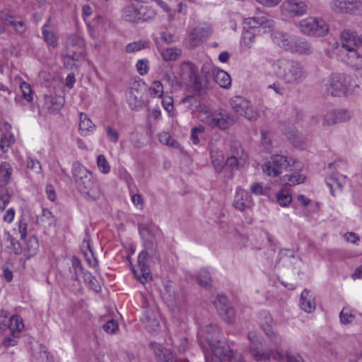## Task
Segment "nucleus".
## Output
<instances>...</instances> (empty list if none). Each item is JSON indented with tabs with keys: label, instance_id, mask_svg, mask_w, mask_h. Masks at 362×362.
<instances>
[{
	"label": "nucleus",
	"instance_id": "1",
	"mask_svg": "<svg viewBox=\"0 0 362 362\" xmlns=\"http://www.w3.org/2000/svg\"><path fill=\"white\" fill-rule=\"evenodd\" d=\"M203 69L204 76L199 75L198 68L189 62H182V74L185 75V97L182 103H189L194 95H203L214 88L213 81L220 87L229 88L231 86L230 75L225 71L216 67L206 71Z\"/></svg>",
	"mask_w": 362,
	"mask_h": 362
},
{
	"label": "nucleus",
	"instance_id": "2",
	"mask_svg": "<svg viewBox=\"0 0 362 362\" xmlns=\"http://www.w3.org/2000/svg\"><path fill=\"white\" fill-rule=\"evenodd\" d=\"M269 339L270 342L275 347V350L263 351L262 349V337L255 331H251L247 334L250 341L249 349L252 358L257 361H267L271 358L279 362H304L300 355L287 354L285 358L283 353L279 351L281 346V337L274 332L269 331L265 333Z\"/></svg>",
	"mask_w": 362,
	"mask_h": 362
},
{
	"label": "nucleus",
	"instance_id": "3",
	"mask_svg": "<svg viewBox=\"0 0 362 362\" xmlns=\"http://www.w3.org/2000/svg\"><path fill=\"white\" fill-rule=\"evenodd\" d=\"M139 230L141 236L146 240L144 241V249L139 254L137 268L133 269V273L137 280L144 284L151 278V271L148 264V259L157 257L156 248L151 236L148 226L139 223Z\"/></svg>",
	"mask_w": 362,
	"mask_h": 362
},
{
	"label": "nucleus",
	"instance_id": "4",
	"mask_svg": "<svg viewBox=\"0 0 362 362\" xmlns=\"http://www.w3.org/2000/svg\"><path fill=\"white\" fill-rule=\"evenodd\" d=\"M360 45L361 38L356 33L351 30H344L338 42L339 59L356 69L362 67V55L358 50Z\"/></svg>",
	"mask_w": 362,
	"mask_h": 362
},
{
	"label": "nucleus",
	"instance_id": "5",
	"mask_svg": "<svg viewBox=\"0 0 362 362\" xmlns=\"http://www.w3.org/2000/svg\"><path fill=\"white\" fill-rule=\"evenodd\" d=\"M272 69L278 78L286 85L300 84L308 76V72L301 62L281 58L274 61Z\"/></svg>",
	"mask_w": 362,
	"mask_h": 362
},
{
	"label": "nucleus",
	"instance_id": "6",
	"mask_svg": "<svg viewBox=\"0 0 362 362\" xmlns=\"http://www.w3.org/2000/svg\"><path fill=\"white\" fill-rule=\"evenodd\" d=\"M123 21L133 23L151 22L156 18V10L149 6H136L134 4L126 5L121 11Z\"/></svg>",
	"mask_w": 362,
	"mask_h": 362
},
{
	"label": "nucleus",
	"instance_id": "7",
	"mask_svg": "<svg viewBox=\"0 0 362 362\" xmlns=\"http://www.w3.org/2000/svg\"><path fill=\"white\" fill-rule=\"evenodd\" d=\"M243 24V40L247 47L255 41L256 29L262 28L266 32L274 26L273 20L265 15L247 18L244 20Z\"/></svg>",
	"mask_w": 362,
	"mask_h": 362
},
{
	"label": "nucleus",
	"instance_id": "8",
	"mask_svg": "<svg viewBox=\"0 0 362 362\" xmlns=\"http://www.w3.org/2000/svg\"><path fill=\"white\" fill-rule=\"evenodd\" d=\"M346 167V163L343 160H337L329 164L327 167L328 176L326 179V184L329 188L332 196H336L334 189H337L341 191L344 186L346 184L347 177L339 172L343 170Z\"/></svg>",
	"mask_w": 362,
	"mask_h": 362
},
{
	"label": "nucleus",
	"instance_id": "9",
	"mask_svg": "<svg viewBox=\"0 0 362 362\" xmlns=\"http://www.w3.org/2000/svg\"><path fill=\"white\" fill-rule=\"evenodd\" d=\"M298 28L301 33L310 36H324L329 31V25L325 20L313 16L302 19Z\"/></svg>",
	"mask_w": 362,
	"mask_h": 362
},
{
	"label": "nucleus",
	"instance_id": "10",
	"mask_svg": "<svg viewBox=\"0 0 362 362\" xmlns=\"http://www.w3.org/2000/svg\"><path fill=\"white\" fill-rule=\"evenodd\" d=\"M230 105L235 112L250 122L256 121L259 117L258 109L250 100L243 97H233L230 100Z\"/></svg>",
	"mask_w": 362,
	"mask_h": 362
},
{
	"label": "nucleus",
	"instance_id": "11",
	"mask_svg": "<svg viewBox=\"0 0 362 362\" xmlns=\"http://www.w3.org/2000/svg\"><path fill=\"white\" fill-rule=\"evenodd\" d=\"M325 91L332 96H341L346 93L349 78L344 74H332L323 81Z\"/></svg>",
	"mask_w": 362,
	"mask_h": 362
},
{
	"label": "nucleus",
	"instance_id": "12",
	"mask_svg": "<svg viewBox=\"0 0 362 362\" xmlns=\"http://www.w3.org/2000/svg\"><path fill=\"white\" fill-rule=\"evenodd\" d=\"M294 161L292 158H287L282 155H274L270 160H267L262 165L264 173L268 176L276 177L288 167L292 165Z\"/></svg>",
	"mask_w": 362,
	"mask_h": 362
},
{
	"label": "nucleus",
	"instance_id": "13",
	"mask_svg": "<svg viewBox=\"0 0 362 362\" xmlns=\"http://www.w3.org/2000/svg\"><path fill=\"white\" fill-rule=\"evenodd\" d=\"M141 322L146 331L153 334H158L160 329L159 313L155 308L146 303L143 307Z\"/></svg>",
	"mask_w": 362,
	"mask_h": 362
},
{
	"label": "nucleus",
	"instance_id": "14",
	"mask_svg": "<svg viewBox=\"0 0 362 362\" xmlns=\"http://www.w3.org/2000/svg\"><path fill=\"white\" fill-rule=\"evenodd\" d=\"M78 191L88 201H95L101 196L99 184L94 180L93 175L76 184Z\"/></svg>",
	"mask_w": 362,
	"mask_h": 362
},
{
	"label": "nucleus",
	"instance_id": "15",
	"mask_svg": "<svg viewBox=\"0 0 362 362\" xmlns=\"http://www.w3.org/2000/svg\"><path fill=\"white\" fill-rule=\"evenodd\" d=\"M214 305L220 317L226 322L233 323L235 314L229 299L225 295H218L214 301Z\"/></svg>",
	"mask_w": 362,
	"mask_h": 362
},
{
	"label": "nucleus",
	"instance_id": "16",
	"mask_svg": "<svg viewBox=\"0 0 362 362\" xmlns=\"http://www.w3.org/2000/svg\"><path fill=\"white\" fill-rule=\"evenodd\" d=\"M331 7L338 13L359 15L362 13V0H333Z\"/></svg>",
	"mask_w": 362,
	"mask_h": 362
},
{
	"label": "nucleus",
	"instance_id": "17",
	"mask_svg": "<svg viewBox=\"0 0 362 362\" xmlns=\"http://www.w3.org/2000/svg\"><path fill=\"white\" fill-rule=\"evenodd\" d=\"M235 122L233 117L226 110H220L213 112L206 124L220 129H226Z\"/></svg>",
	"mask_w": 362,
	"mask_h": 362
},
{
	"label": "nucleus",
	"instance_id": "18",
	"mask_svg": "<svg viewBox=\"0 0 362 362\" xmlns=\"http://www.w3.org/2000/svg\"><path fill=\"white\" fill-rule=\"evenodd\" d=\"M142 87L139 83H134L127 91V101L132 110H141L144 105Z\"/></svg>",
	"mask_w": 362,
	"mask_h": 362
},
{
	"label": "nucleus",
	"instance_id": "19",
	"mask_svg": "<svg viewBox=\"0 0 362 362\" xmlns=\"http://www.w3.org/2000/svg\"><path fill=\"white\" fill-rule=\"evenodd\" d=\"M307 10V5L298 0H286L281 5L282 13L291 17L303 16L306 13Z\"/></svg>",
	"mask_w": 362,
	"mask_h": 362
},
{
	"label": "nucleus",
	"instance_id": "20",
	"mask_svg": "<svg viewBox=\"0 0 362 362\" xmlns=\"http://www.w3.org/2000/svg\"><path fill=\"white\" fill-rule=\"evenodd\" d=\"M352 114L346 110H334L327 112L323 119V126L333 125L349 121Z\"/></svg>",
	"mask_w": 362,
	"mask_h": 362
},
{
	"label": "nucleus",
	"instance_id": "21",
	"mask_svg": "<svg viewBox=\"0 0 362 362\" xmlns=\"http://www.w3.org/2000/svg\"><path fill=\"white\" fill-rule=\"evenodd\" d=\"M209 346L215 357V362H220L223 360L230 361L233 356L232 351L222 338L218 340V342L212 343Z\"/></svg>",
	"mask_w": 362,
	"mask_h": 362
},
{
	"label": "nucleus",
	"instance_id": "22",
	"mask_svg": "<svg viewBox=\"0 0 362 362\" xmlns=\"http://www.w3.org/2000/svg\"><path fill=\"white\" fill-rule=\"evenodd\" d=\"M313 47L309 41L303 37L294 36L288 51L297 54L309 55L313 52Z\"/></svg>",
	"mask_w": 362,
	"mask_h": 362
},
{
	"label": "nucleus",
	"instance_id": "23",
	"mask_svg": "<svg viewBox=\"0 0 362 362\" xmlns=\"http://www.w3.org/2000/svg\"><path fill=\"white\" fill-rule=\"evenodd\" d=\"M252 205V199L249 192L238 187L233 202V206L240 211L250 209Z\"/></svg>",
	"mask_w": 362,
	"mask_h": 362
},
{
	"label": "nucleus",
	"instance_id": "24",
	"mask_svg": "<svg viewBox=\"0 0 362 362\" xmlns=\"http://www.w3.org/2000/svg\"><path fill=\"white\" fill-rule=\"evenodd\" d=\"M151 346L159 362H179L175 354L170 350L164 348L161 344L153 341L151 343Z\"/></svg>",
	"mask_w": 362,
	"mask_h": 362
},
{
	"label": "nucleus",
	"instance_id": "25",
	"mask_svg": "<svg viewBox=\"0 0 362 362\" xmlns=\"http://www.w3.org/2000/svg\"><path fill=\"white\" fill-rule=\"evenodd\" d=\"M243 150L238 143L231 145V156L226 161V165L230 168H239L244 165L245 158L242 156Z\"/></svg>",
	"mask_w": 362,
	"mask_h": 362
},
{
	"label": "nucleus",
	"instance_id": "26",
	"mask_svg": "<svg viewBox=\"0 0 362 362\" xmlns=\"http://www.w3.org/2000/svg\"><path fill=\"white\" fill-rule=\"evenodd\" d=\"M280 129L294 146L299 148H303L305 146V141L303 135L294 127H289L287 128L285 124L281 123L280 124Z\"/></svg>",
	"mask_w": 362,
	"mask_h": 362
},
{
	"label": "nucleus",
	"instance_id": "27",
	"mask_svg": "<svg viewBox=\"0 0 362 362\" xmlns=\"http://www.w3.org/2000/svg\"><path fill=\"white\" fill-rule=\"evenodd\" d=\"M64 103V99L61 95H45L44 97V107L51 113L59 111Z\"/></svg>",
	"mask_w": 362,
	"mask_h": 362
},
{
	"label": "nucleus",
	"instance_id": "28",
	"mask_svg": "<svg viewBox=\"0 0 362 362\" xmlns=\"http://www.w3.org/2000/svg\"><path fill=\"white\" fill-rule=\"evenodd\" d=\"M201 334L209 345L218 342V340L222 338L218 327L213 323L206 325L201 331Z\"/></svg>",
	"mask_w": 362,
	"mask_h": 362
},
{
	"label": "nucleus",
	"instance_id": "29",
	"mask_svg": "<svg viewBox=\"0 0 362 362\" xmlns=\"http://www.w3.org/2000/svg\"><path fill=\"white\" fill-rule=\"evenodd\" d=\"M299 305L302 310L308 313H310L315 310V300L311 291L308 289L303 290L300 295Z\"/></svg>",
	"mask_w": 362,
	"mask_h": 362
},
{
	"label": "nucleus",
	"instance_id": "30",
	"mask_svg": "<svg viewBox=\"0 0 362 362\" xmlns=\"http://www.w3.org/2000/svg\"><path fill=\"white\" fill-rule=\"evenodd\" d=\"M209 35L208 28L197 27L189 35V43L192 47L197 46L200 42L206 40Z\"/></svg>",
	"mask_w": 362,
	"mask_h": 362
},
{
	"label": "nucleus",
	"instance_id": "31",
	"mask_svg": "<svg viewBox=\"0 0 362 362\" xmlns=\"http://www.w3.org/2000/svg\"><path fill=\"white\" fill-rule=\"evenodd\" d=\"M13 337H17L24 328L23 319L19 315H13L9 317L7 326Z\"/></svg>",
	"mask_w": 362,
	"mask_h": 362
},
{
	"label": "nucleus",
	"instance_id": "32",
	"mask_svg": "<svg viewBox=\"0 0 362 362\" xmlns=\"http://www.w3.org/2000/svg\"><path fill=\"white\" fill-rule=\"evenodd\" d=\"M72 175L75 180L76 184L87 178L88 176L90 175L92 173L87 170L84 166H83L78 161H75L72 164L71 168Z\"/></svg>",
	"mask_w": 362,
	"mask_h": 362
},
{
	"label": "nucleus",
	"instance_id": "33",
	"mask_svg": "<svg viewBox=\"0 0 362 362\" xmlns=\"http://www.w3.org/2000/svg\"><path fill=\"white\" fill-rule=\"evenodd\" d=\"M13 168L8 162H3L0 165V187L8 185L11 179Z\"/></svg>",
	"mask_w": 362,
	"mask_h": 362
},
{
	"label": "nucleus",
	"instance_id": "34",
	"mask_svg": "<svg viewBox=\"0 0 362 362\" xmlns=\"http://www.w3.org/2000/svg\"><path fill=\"white\" fill-rule=\"evenodd\" d=\"M293 37L294 36H291L285 33L276 32L274 35V41L279 47L286 50H289V47Z\"/></svg>",
	"mask_w": 362,
	"mask_h": 362
},
{
	"label": "nucleus",
	"instance_id": "35",
	"mask_svg": "<svg viewBox=\"0 0 362 362\" xmlns=\"http://www.w3.org/2000/svg\"><path fill=\"white\" fill-rule=\"evenodd\" d=\"M259 322L265 333L273 330L274 320L268 312L262 311L260 313Z\"/></svg>",
	"mask_w": 362,
	"mask_h": 362
},
{
	"label": "nucleus",
	"instance_id": "36",
	"mask_svg": "<svg viewBox=\"0 0 362 362\" xmlns=\"http://www.w3.org/2000/svg\"><path fill=\"white\" fill-rule=\"evenodd\" d=\"M95 126L86 114H80L79 129L83 134H87L95 130Z\"/></svg>",
	"mask_w": 362,
	"mask_h": 362
},
{
	"label": "nucleus",
	"instance_id": "37",
	"mask_svg": "<svg viewBox=\"0 0 362 362\" xmlns=\"http://www.w3.org/2000/svg\"><path fill=\"white\" fill-rule=\"evenodd\" d=\"M305 177L298 172H294L293 173L285 175L283 177V182L285 185L289 186H294L303 183L305 182Z\"/></svg>",
	"mask_w": 362,
	"mask_h": 362
},
{
	"label": "nucleus",
	"instance_id": "38",
	"mask_svg": "<svg viewBox=\"0 0 362 362\" xmlns=\"http://www.w3.org/2000/svg\"><path fill=\"white\" fill-rule=\"evenodd\" d=\"M65 54L66 57L73 61H79L83 57V49L74 45H68Z\"/></svg>",
	"mask_w": 362,
	"mask_h": 362
},
{
	"label": "nucleus",
	"instance_id": "39",
	"mask_svg": "<svg viewBox=\"0 0 362 362\" xmlns=\"http://www.w3.org/2000/svg\"><path fill=\"white\" fill-rule=\"evenodd\" d=\"M42 35L45 42L52 47L57 46V37L53 31L49 29L48 23L42 27Z\"/></svg>",
	"mask_w": 362,
	"mask_h": 362
},
{
	"label": "nucleus",
	"instance_id": "40",
	"mask_svg": "<svg viewBox=\"0 0 362 362\" xmlns=\"http://www.w3.org/2000/svg\"><path fill=\"white\" fill-rule=\"evenodd\" d=\"M197 281L201 286L210 288L211 286V277L206 269H202L197 276Z\"/></svg>",
	"mask_w": 362,
	"mask_h": 362
},
{
	"label": "nucleus",
	"instance_id": "41",
	"mask_svg": "<svg viewBox=\"0 0 362 362\" xmlns=\"http://www.w3.org/2000/svg\"><path fill=\"white\" fill-rule=\"evenodd\" d=\"M6 18V25L12 27L18 33H23L26 30V25L23 21H16L13 16Z\"/></svg>",
	"mask_w": 362,
	"mask_h": 362
},
{
	"label": "nucleus",
	"instance_id": "42",
	"mask_svg": "<svg viewBox=\"0 0 362 362\" xmlns=\"http://www.w3.org/2000/svg\"><path fill=\"white\" fill-rule=\"evenodd\" d=\"M12 193L8 187H0V210L4 211L10 202Z\"/></svg>",
	"mask_w": 362,
	"mask_h": 362
},
{
	"label": "nucleus",
	"instance_id": "43",
	"mask_svg": "<svg viewBox=\"0 0 362 362\" xmlns=\"http://www.w3.org/2000/svg\"><path fill=\"white\" fill-rule=\"evenodd\" d=\"M149 46V42L145 40H139L127 45L125 51L127 53H133L146 49Z\"/></svg>",
	"mask_w": 362,
	"mask_h": 362
},
{
	"label": "nucleus",
	"instance_id": "44",
	"mask_svg": "<svg viewBox=\"0 0 362 362\" xmlns=\"http://www.w3.org/2000/svg\"><path fill=\"white\" fill-rule=\"evenodd\" d=\"M197 108L199 119L202 122L206 124L211 118V116L213 115V112L211 111L209 107L204 104H200Z\"/></svg>",
	"mask_w": 362,
	"mask_h": 362
},
{
	"label": "nucleus",
	"instance_id": "45",
	"mask_svg": "<svg viewBox=\"0 0 362 362\" xmlns=\"http://www.w3.org/2000/svg\"><path fill=\"white\" fill-rule=\"evenodd\" d=\"M211 162L215 170L220 173L224 166V158L221 153L211 152Z\"/></svg>",
	"mask_w": 362,
	"mask_h": 362
},
{
	"label": "nucleus",
	"instance_id": "46",
	"mask_svg": "<svg viewBox=\"0 0 362 362\" xmlns=\"http://www.w3.org/2000/svg\"><path fill=\"white\" fill-rule=\"evenodd\" d=\"M110 25V21L105 16H99L94 18L93 26L98 31L105 30Z\"/></svg>",
	"mask_w": 362,
	"mask_h": 362
},
{
	"label": "nucleus",
	"instance_id": "47",
	"mask_svg": "<svg viewBox=\"0 0 362 362\" xmlns=\"http://www.w3.org/2000/svg\"><path fill=\"white\" fill-rule=\"evenodd\" d=\"M158 137L159 141L163 144L175 148L179 146L178 141L174 140L168 132H161L158 135Z\"/></svg>",
	"mask_w": 362,
	"mask_h": 362
},
{
	"label": "nucleus",
	"instance_id": "48",
	"mask_svg": "<svg viewBox=\"0 0 362 362\" xmlns=\"http://www.w3.org/2000/svg\"><path fill=\"white\" fill-rule=\"evenodd\" d=\"M181 54L179 49L167 48L161 52V55L165 61H174Z\"/></svg>",
	"mask_w": 362,
	"mask_h": 362
},
{
	"label": "nucleus",
	"instance_id": "49",
	"mask_svg": "<svg viewBox=\"0 0 362 362\" xmlns=\"http://www.w3.org/2000/svg\"><path fill=\"white\" fill-rule=\"evenodd\" d=\"M278 202L281 206H286L292 201L291 194L287 189H281L276 195Z\"/></svg>",
	"mask_w": 362,
	"mask_h": 362
},
{
	"label": "nucleus",
	"instance_id": "50",
	"mask_svg": "<svg viewBox=\"0 0 362 362\" xmlns=\"http://www.w3.org/2000/svg\"><path fill=\"white\" fill-rule=\"evenodd\" d=\"M82 274L84 281L89 285V287L92 290L98 292L100 291V286L96 279L87 271L83 272Z\"/></svg>",
	"mask_w": 362,
	"mask_h": 362
},
{
	"label": "nucleus",
	"instance_id": "51",
	"mask_svg": "<svg viewBox=\"0 0 362 362\" xmlns=\"http://www.w3.org/2000/svg\"><path fill=\"white\" fill-rule=\"evenodd\" d=\"M355 318L354 311L349 308H344L340 313V320L343 324H349L353 322Z\"/></svg>",
	"mask_w": 362,
	"mask_h": 362
},
{
	"label": "nucleus",
	"instance_id": "52",
	"mask_svg": "<svg viewBox=\"0 0 362 362\" xmlns=\"http://www.w3.org/2000/svg\"><path fill=\"white\" fill-rule=\"evenodd\" d=\"M149 93L153 97H160L163 93V86L160 81H154L149 87Z\"/></svg>",
	"mask_w": 362,
	"mask_h": 362
},
{
	"label": "nucleus",
	"instance_id": "53",
	"mask_svg": "<svg viewBox=\"0 0 362 362\" xmlns=\"http://www.w3.org/2000/svg\"><path fill=\"white\" fill-rule=\"evenodd\" d=\"M71 265L72 269L74 270V274L71 276V279L72 280L77 281V273L80 272L81 274H83V272H85L86 271L83 269L79 259H78L75 256H74L71 259Z\"/></svg>",
	"mask_w": 362,
	"mask_h": 362
},
{
	"label": "nucleus",
	"instance_id": "54",
	"mask_svg": "<svg viewBox=\"0 0 362 362\" xmlns=\"http://www.w3.org/2000/svg\"><path fill=\"white\" fill-rule=\"evenodd\" d=\"M97 165L100 171L103 174H107L110 170L109 163L104 155L98 156Z\"/></svg>",
	"mask_w": 362,
	"mask_h": 362
},
{
	"label": "nucleus",
	"instance_id": "55",
	"mask_svg": "<svg viewBox=\"0 0 362 362\" xmlns=\"http://www.w3.org/2000/svg\"><path fill=\"white\" fill-rule=\"evenodd\" d=\"M20 88L22 91L23 98H25L28 102L32 101L33 98L30 84L23 81L21 83Z\"/></svg>",
	"mask_w": 362,
	"mask_h": 362
},
{
	"label": "nucleus",
	"instance_id": "56",
	"mask_svg": "<svg viewBox=\"0 0 362 362\" xmlns=\"http://www.w3.org/2000/svg\"><path fill=\"white\" fill-rule=\"evenodd\" d=\"M204 128L203 126L199 125L198 127H194L191 130L190 140L194 144H197L199 143V135L200 134L204 133Z\"/></svg>",
	"mask_w": 362,
	"mask_h": 362
},
{
	"label": "nucleus",
	"instance_id": "57",
	"mask_svg": "<svg viewBox=\"0 0 362 362\" xmlns=\"http://www.w3.org/2000/svg\"><path fill=\"white\" fill-rule=\"evenodd\" d=\"M104 331L108 334H115L119 329L118 324L115 320H108L103 327Z\"/></svg>",
	"mask_w": 362,
	"mask_h": 362
},
{
	"label": "nucleus",
	"instance_id": "58",
	"mask_svg": "<svg viewBox=\"0 0 362 362\" xmlns=\"http://www.w3.org/2000/svg\"><path fill=\"white\" fill-rule=\"evenodd\" d=\"M136 66L139 74L144 76L148 71V61L146 59H139L136 62Z\"/></svg>",
	"mask_w": 362,
	"mask_h": 362
},
{
	"label": "nucleus",
	"instance_id": "59",
	"mask_svg": "<svg viewBox=\"0 0 362 362\" xmlns=\"http://www.w3.org/2000/svg\"><path fill=\"white\" fill-rule=\"evenodd\" d=\"M160 39L167 44L175 42L179 39L178 36H175L168 31H163L160 33Z\"/></svg>",
	"mask_w": 362,
	"mask_h": 362
},
{
	"label": "nucleus",
	"instance_id": "60",
	"mask_svg": "<svg viewBox=\"0 0 362 362\" xmlns=\"http://www.w3.org/2000/svg\"><path fill=\"white\" fill-rule=\"evenodd\" d=\"M106 133L108 139L112 143H117L119 139V133L118 132L112 128L111 126H107L105 128Z\"/></svg>",
	"mask_w": 362,
	"mask_h": 362
},
{
	"label": "nucleus",
	"instance_id": "61",
	"mask_svg": "<svg viewBox=\"0 0 362 362\" xmlns=\"http://www.w3.org/2000/svg\"><path fill=\"white\" fill-rule=\"evenodd\" d=\"M9 320V313L7 310H0V329H4Z\"/></svg>",
	"mask_w": 362,
	"mask_h": 362
},
{
	"label": "nucleus",
	"instance_id": "62",
	"mask_svg": "<svg viewBox=\"0 0 362 362\" xmlns=\"http://www.w3.org/2000/svg\"><path fill=\"white\" fill-rule=\"evenodd\" d=\"M161 115V112L159 107H155L152 110H148V119L149 121L153 120L156 121L158 120Z\"/></svg>",
	"mask_w": 362,
	"mask_h": 362
},
{
	"label": "nucleus",
	"instance_id": "63",
	"mask_svg": "<svg viewBox=\"0 0 362 362\" xmlns=\"http://www.w3.org/2000/svg\"><path fill=\"white\" fill-rule=\"evenodd\" d=\"M27 167L31 170H35L36 173H40L42 169L40 163L38 160L34 159L28 160Z\"/></svg>",
	"mask_w": 362,
	"mask_h": 362
},
{
	"label": "nucleus",
	"instance_id": "64",
	"mask_svg": "<svg viewBox=\"0 0 362 362\" xmlns=\"http://www.w3.org/2000/svg\"><path fill=\"white\" fill-rule=\"evenodd\" d=\"M15 214L16 212L14 209L9 208L4 214L3 216V220L6 223H11L14 219Z\"/></svg>",
	"mask_w": 362,
	"mask_h": 362
}]
</instances>
